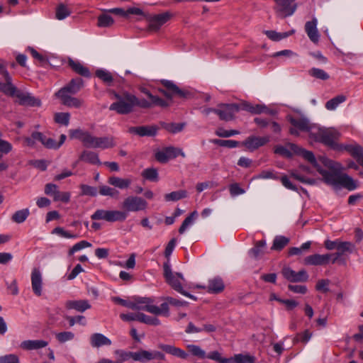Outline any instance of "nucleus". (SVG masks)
Returning a JSON list of instances; mask_svg holds the SVG:
<instances>
[{
  "mask_svg": "<svg viewBox=\"0 0 363 363\" xmlns=\"http://www.w3.org/2000/svg\"><path fill=\"white\" fill-rule=\"evenodd\" d=\"M288 144L287 147H284L282 145H278L275 147V153L283 155L286 157H291L294 152L291 150V147Z\"/></svg>",
  "mask_w": 363,
  "mask_h": 363,
  "instance_id": "nucleus-55",
  "label": "nucleus"
},
{
  "mask_svg": "<svg viewBox=\"0 0 363 363\" xmlns=\"http://www.w3.org/2000/svg\"><path fill=\"white\" fill-rule=\"evenodd\" d=\"M225 285L220 277H214L208 281V291L211 294H218L223 291Z\"/></svg>",
  "mask_w": 363,
  "mask_h": 363,
  "instance_id": "nucleus-30",
  "label": "nucleus"
},
{
  "mask_svg": "<svg viewBox=\"0 0 363 363\" xmlns=\"http://www.w3.org/2000/svg\"><path fill=\"white\" fill-rule=\"evenodd\" d=\"M187 196V192L185 190L172 191L164 195L166 201H177Z\"/></svg>",
  "mask_w": 363,
  "mask_h": 363,
  "instance_id": "nucleus-41",
  "label": "nucleus"
},
{
  "mask_svg": "<svg viewBox=\"0 0 363 363\" xmlns=\"http://www.w3.org/2000/svg\"><path fill=\"white\" fill-rule=\"evenodd\" d=\"M229 191L231 196L235 197L245 193V189L241 188L238 183H233L229 186Z\"/></svg>",
  "mask_w": 363,
  "mask_h": 363,
  "instance_id": "nucleus-61",
  "label": "nucleus"
},
{
  "mask_svg": "<svg viewBox=\"0 0 363 363\" xmlns=\"http://www.w3.org/2000/svg\"><path fill=\"white\" fill-rule=\"evenodd\" d=\"M128 217V213L124 211L109 210L108 222L124 221Z\"/></svg>",
  "mask_w": 363,
  "mask_h": 363,
  "instance_id": "nucleus-37",
  "label": "nucleus"
},
{
  "mask_svg": "<svg viewBox=\"0 0 363 363\" xmlns=\"http://www.w3.org/2000/svg\"><path fill=\"white\" fill-rule=\"evenodd\" d=\"M69 66L77 74L85 77L91 76L89 69L84 67L81 62L74 61L72 59L68 60Z\"/></svg>",
  "mask_w": 363,
  "mask_h": 363,
  "instance_id": "nucleus-33",
  "label": "nucleus"
},
{
  "mask_svg": "<svg viewBox=\"0 0 363 363\" xmlns=\"http://www.w3.org/2000/svg\"><path fill=\"white\" fill-rule=\"evenodd\" d=\"M3 78L4 82L0 81V90L5 94L14 97L18 89L12 84V79L9 73L4 72Z\"/></svg>",
  "mask_w": 363,
  "mask_h": 363,
  "instance_id": "nucleus-18",
  "label": "nucleus"
},
{
  "mask_svg": "<svg viewBox=\"0 0 363 363\" xmlns=\"http://www.w3.org/2000/svg\"><path fill=\"white\" fill-rule=\"evenodd\" d=\"M0 363H19V359L16 354H6L0 357Z\"/></svg>",
  "mask_w": 363,
  "mask_h": 363,
  "instance_id": "nucleus-64",
  "label": "nucleus"
},
{
  "mask_svg": "<svg viewBox=\"0 0 363 363\" xmlns=\"http://www.w3.org/2000/svg\"><path fill=\"white\" fill-rule=\"evenodd\" d=\"M80 189L82 190V195L96 196L97 194V189L96 187L91 186L86 184H81Z\"/></svg>",
  "mask_w": 363,
  "mask_h": 363,
  "instance_id": "nucleus-62",
  "label": "nucleus"
},
{
  "mask_svg": "<svg viewBox=\"0 0 363 363\" xmlns=\"http://www.w3.org/2000/svg\"><path fill=\"white\" fill-rule=\"evenodd\" d=\"M17 99V102L21 106H40L41 101L35 98L31 94L18 89L14 96Z\"/></svg>",
  "mask_w": 363,
  "mask_h": 363,
  "instance_id": "nucleus-12",
  "label": "nucleus"
},
{
  "mask_svg": "<svg viewBox=\"0 0 363 363\" xmlns=\"http://www.w3.org/2000/svg\"><path fill=\"white\" fill-rule=\"evenodd\" d=\"M269 141V136L257 137L250 136L248 137L242 143L249 150L254 151L267 144Z\"/></svg>",
  "mask_w": 363,
  "mask_h": 363,
  "instance_id": "nucleus-16",
  "label": "nucleus"
},
{
  "mask_svg": "<svg viewBox=\"0 0 363 363\" xmlns=\"http://www.w3.org/2000/svg\"><path fill=\"white\" fill-rule=\"evenodd\" d=\"M196 216L197 212L194 211L184 219L179 229V233L180 234H183L186 228L194 223V218Z\"/></svg>",
  "mask_w": 363,
  "mask_h": 363,
  "instance_id": "nucleus-50",
  "label": "nucleus"
},
{
  "mask_svg": "<svg viewBox=\"0 0 363 363\" xmlns=\"http://www.w3.org/2000/svg\"><path fill=\"white\" fill-rule=\"evenodd\" d=\"M113 95L116 101L111 104L109 110L122 115L128 114L134 111V101H135L134 94L123 91L121 94L114 92Z\"/></svg>",
  "mask_w": 363,
  "mask_h": 363,
  "instance_id": "nucleus-4",
  "label": "nucleus"
},
{
  "mask_svg": "<svg viewBox=\"0 0 363 363\" xmlns=\"http://www.w3.org/2000/svg\"><path fill=\"white\" fill-rule=\"evenodd\" d=\"M30 279L33 292L37 296H40L43 293V277L39 269L32 270Z\"/></svg>",
  "mask_w": 363,
  "mask_h": 363,
  "instance_id": "nucleus-15",
  "label": "nucleus"
},
{
  "mask_svg": "<svg viewBox=\"0 0 363 363\" xmlns=\"http://www.w3.org/2000/svg\"><path fill=\"white\" fill-rule=\"evenodd\" d=\"M289 146L294 153L301 155L316 168L317 171L322 175L323 180L328 185L333 186L335 189L342 186L350 191L354 190L358 187L357 181L347 174L341 172L342 168L340 163L326 157H321L320 160L328 168V169H323L318 164L316 159L311 151L299 147L294 143H290Z\"/></svg>",
  "mask_w": 363,
  "mask_h": 363,
  "instance_id": "nucleus-1",
  "label": "nucleus"
},
{
  "mask_svg": "<svg viewBox=\"0 0 363 363\" xmlns=\"http://www.w3.org/2000/svg\"><path fill=\"white\" fill-rule=\"evenodd\" d=\"M189 352L194 356L198 357L200 359H204L206 357V352L202 350L199 345H188L186 346Z\"/></svg>",
  "mask_w": 363,
  "mask_h": 363,
  "instance_id": "nucleus-49",
  "label": "nucleus"
},
{
  "mask_svg": "<svg viewBox=\"0 0 363 363\" xmlns=\"http://www.w3.org/2000/svg\"><path fill=\"white\" fill-rule=\"evenodd\" d=\"M317 24L318 20L315 18H313L311 21H307L305 24V31L309 39L314 43H318L320 38Z\"/></svg>",
  "mask_w": 363,
  "mask_h": 363,
  "instance_id": "nucleus-21",
  "label": "nucleus"
},
{
  "mask_svg": "<svg viewBox=\"0 0 363 363\" xmlns=\"http://www.w3.org/2000/svg\"><path fill=\"white\" fill-rule=\"evenodd\" d=\"M340 137V132L333 128L315 125V128L311 130V139L337 151H340L341 149V144L338 143Z\"/></svg>",
  "mask_w": 363,
  "mask_h": 363,
  "instance_id": "nucleus-2",
  "label": "nucleus"
},
{
  "mask_svg": "<svg viewBox=\"0 0 363 363\" xmlns=\"http://www.w3.org/2000/svg\"><path fill=\"white\" fill-rule=\"evenodd\" d=\"M346 99L347 98L345 95H337L326 102L325 108L329 111H334L339 106L340 104L345 102Z\"/></svg>",
  "mask_w": 363,
  "mask_h": 363,
  "instance_id": "nucleus-36",
  "label": "nucleus"
},
{
  "mask_svg": "<svg viewBox=\"0 0 363 363\" xmlns=\"http://www.w3.org/2000/svg\"><path fill=\"white\" fill-rule=\"evenodd\" d=\"M89 132L87 130H84L81 128L77 129H70L69 130V137L72 139H77L80 140L82 143L84 142L88 133Z\"/></svg>",
  "mask_w": 363,
  "mask_h": 363,
  "instance_id": "nucleus-40",
  "label": "nucleus"
},
{
  "mask_svg": "<svg viewBox=\"0 0 363 363\" xmlns=\"http://www.w3.org/2000/svg\"><path fill=\"white\" fill-rule=\"evenodd\" d=\"M163 84L166 89H160V91L167 99H172L174 96L187 98L190 95L189 91L179 89L171 81H164Z\"/></svg>",
  "mask_w": 363,
  "mask_h": 363,
  "instance_id": "nucleus-11",
  "label": "nucleus"
},
{
  "mask_svg": "<svg viewBox=\"0 0 363 363\" xmlns=\"http://www.w3.org/2000/svg\"><path fill=\"white\" fill-rule=\"evenodd\" d=\"M116 146L112 136L98 137L96 148L108 149Z\"/></svg>",
  "mask_w": 363,
  "mask_h": 363,
  "instance_id": "nucleus-35",
  "label": "nucleus"
},
{
  "mask_svg": "<svg viewBox=\"0 0 363 363\" xmlns=\"http://www.w3.org/2000/svg\"><path fill=\"white\" fill-rule=\"evenodd\" d=\"M142 176L150 182H157L159 177L157 170L155 168H147L142 172Z\"/></svg>",
  "mask_w": 363,
  "mask_h": 363,
  "instance_id": "nucleus-48",
  "label": "nucleus"
},
{
  "mask_svg": "<svg viewBox=\"0 0 363 363\" xmlns=\"http://www.w3.org/2000/svg\"><path fill=\"white\" fill-rule=\"evenodd\" d=\"M96 75L99 79L103 80L104 82L111 83L113 82V77H112L111 74L106 70L98 69L96 72Z\"/></svg>",
  "mask_w": 363,
  "mask_h": 363,
  "instance_id": "nucleus-59",
  "label": "nucleus"
},
{
  "mask_svg": "<svg viewBox=\"0 0 363 363\" xmlns=\"http://www.w3.org/2000/svg\"><path fill=\"white\" fill-rule=\"evenodd\" d=\"M275 6L274 9L279 17L286 18L292 16L297 8L296 0H274Z\"/></svg>",
  "mask_w": 363,
  "mask_h": 363,
  "instance_id": "nucleus-8",
  "label": "nucleus"
},
{
  "mask_svg": "<svg viewBox=\"0 0 363 363\" xmlns=\"http://www.w3.org/2000/svg\"><path fill=\"white\" fill-rule=\"evenodd\" d=\"M132 310L145 311L155 315H163L169 316V307L167 303H162L160 306L155 305V301L150 297H133L132 300Z\"/></svg>",
  "mask_w": 363,
  "mask_h": 363,
  "instance_id": "nucleus-3",
  "label": "nucleus"
},
{
  "mask_svg": "<svg viewBox=\"0 0 363 363\" xmlns=\"http://www.w3.org/2000/svg\"><path fill=\"white\" fill-rule=\"evenodd\" d=\"M90 343L93 347H100L111 345V340L101 333H94L90 337Z\"/></svg>",
  "mask_w": 363,
  "mask_h": 363,
  "instance_id": "nucleus-27",
  "label": "nucleus"
},
{
  "mask_svg": "<svg viewBox=\"0 0 363 363\" xmlns=\"http://www.w3.org/2000/svg\"><path fill=\"white\" fill-rule=\"evenodd\" d=\"M113 23V18L108 14H103L99 17L98 25L100 27H108Z\"/></svg>",
  "mask_w": 363,
  "mask_h": 363,
  "instance_id": "nucleus-54",
  "label": "nucleus"
},
{
  "mask_svg": "<svg viewBox=\"0 0 363 363\" xmlns=\"http://www.w3.org/2000/svg\"><path fill=\"white\" fill-rule=\"evenodd\" d=\"M289 242V239L288 238L281 235L276 236L271 249L273 250L279 251L282 250Z\"/></svg>",
  "mask_w": 363,
  "mask_h": 363,
  "instance_id": "nucleus-44",
  "label": "nucleus"
},
{
  "mask_svg": "<svg viewBox=\"0 0 363 363\" xmlns=\"http://www.w3.org/2000/svg\"><path fill=\"white\" fill-rule=\"evenodd\" d=\"M240 110V107L236 104H220L216 108L215 113L222 121H229L235 118V114Z\"/></svg>",
  "mask_w": 363,
  "mask_h": 363,
  "instance_id": "nucleus-9",
  "label": "nucleus"
},
{
  "mask_svg": "<svg viewBox=\"0 0 363 363\" xmlns=\"http://www.w3.org/2000/svg\"><path fill=\"white\" fill-rule=\"evenodd\" d=\"M70 120V114L65 112L55 113L54 115V121L56 123L68 126Z\"/></svg>",
  "mask_w": 363,
  "mask_h": 363,
  "instance_id": "nucleus-45",
  "label": "nucleus"
},
{
  "mask_svg": "<svg viewBox=\"0 0 363 363\" xmlns=\"http://www.w3.org/2000/svg\"><path fill=\"white\" fill-rule=\"evenodd\" d=\"M332 254H314L306 257L305 259V262L306 264L310 265H324L328 264L329 262H332Z\"/></svg>",
  "mask_w": 363,
  "mask_h": 363,
  "instance_id": "nucleus-19",
  "label": "nucleus"
},
{
  "mask_svg": "<svg viewBox=\"0 0 363 363\" xmlns=\"http://www.w3.org/2000/svg\"><path fill=\"white\" fill-rule=\"evenodd\" d=\"M99 192L101 196H107L112 198H117L119 195V191L117 189L106 185L100 186Z\"/></svg>",
  "mask_w": 363,
  "mask_h": 363,
  "instance_id": "nucleus-46",
  "label": "nucleus"
},
{
  "mask_svg": "<svg viewBox=\"0 0 363 363\" xmlns=\"http://www.w3.org/2000/svg\"><path fill=\"white\" fill-rule=\"evenodd\" d=\"M172 16V13L168 11L152 16L150 21V29L154 31L158 30Z\"/></svg>",
  "mask_w": 363,
  "mask_h": 363,
  "instance_id": "nucleus-20",
  "label": "nucleus"
},
{
  "mask_svg": "<svg viewBox=\"0 0 363 363\" xmlns=\"http://www.w3.org/2000/svg\"><path fill=\"white\" fill-rule=\"evenodd\" d=\"M178 155H181L183 157L186 156L182 149L170 146L157 151L155 153V158L161 163H166L169 159L175 158Z\"/></svg>",
  "mask_w": 363,
  "mask_h": 363,
  "instance_id": "nucleus-10",
  "label": "nucleus"
},
{
  "mask_svg": "<svg viewBox=\"0 0 363 363\" xmlns=\"http://www.w3.org/2000/svg\"><path fill=\"white\" fill-rule=\"evenodd\" d=\"M74 334L70 331L61 332L56 334V339L60 343H64L67 341L73 340Z\"/></svg>",
  "mask_w": 363,
  "mask_h": 363,
  "instance_id": "nucleus-53",
  "label": "nucleus"
},
{
  "mask_svg": "<svg viewBox=\"0 0 363 363\" xmlns=\"http://www.w3.org/2000/svg\"><path fill=\"white\" fill-rule=\"evenodd\" d=\"M152 359V352L140 350L133 352V360L140 362H146Z\"/></svg>",
  "mask_w": 363,
  "mask_h": 363,
  "instance_id": "nucleus-38",
  "label": "nucleus"
},
{
  "mask_svg": "<svg viewBox=\"0 0 363 363\" xmlns=\"http://www.w3.org/2000/svg\"><path fill=\"white\" fill-rule=\"evenodd\" d=\"M147 202L142 197L128 196L122 202L121 207L127 213L144 211L147 207Z\"/></svg>",
  "mask_w": 363,
  "mask_h": 363,
  "instance_id": "nucleus-7",
  "label": "nucleus"
},
{
  "mask_svg": "<svg viewBox=\"0 0 363 363\" xmlns=\"http://www.w3.org/2000/svg\"><path fill=\"white\" fill-rule=\"evenodd\" d=\"M184 123H167L164 124V128L172 133H177L182 131L184 127Z\"/></svg>",
  "mask_w": 363,
  "mask_h": 363,
  "instance_id": "nucleus-57",
  "label": "nucleus"
},
{
  "mask_svg": "<svg viewBox=\"0 0 363 363\" xmlns=\"http://www.w3.org/2000/svg\"><path fill=\"white\" fill-rule=\"evenodd\" d=\"M158 347L161 349L162 351L165 352L166 353L172 354L177 357H179L181 359H185L188 357V354L184 350L179 347H176L174 345L159 344Z\"/></svg>",
  "mask_w": 363,
  "mask_h": 363,
  "instance_id": "nucleus-23",
  "label": "nucleus"
},
{
  "mask_svg": "<svg viewBox=\"0 0 363 363\" xmlns=\"http://www.w3.org/2000/svg\"><path fill=\"white\" fill-rule=\"evenodd\" d=\"M281 273L284 277L291 282L306 281L308 278L305 270H301L296 272L290 267L283 268Z\"/></svg>",
  "mask_w": 363,
  "mask_h": 363,
  "instance_id": "nucleus-14",
  "label": "nucleus"
},
{
  "mask_svg": "<svg viewBox=\"0 0 363 363\" xmlns=\"http://www.w3.org/2000/svg\"><path fill=\"white\" fill-rule=\"evenodd\" d=\"M79 160L91 164L101 165L102 164L99 158V155L90 150H84L81 153Z\"/></svg>",
  "mask_w": 363,
  "mask_h": 363,
  "instance_id": "nucleus-31",
  "label": "nucleus"
},
{
  "mask_svg": "<svg viewBox=\"0 0 363 363\" xmlns=\"http://www.w3.org/2000/svg\"><path fill=\"white\" fill-rule=\"evenodd\" d=\"M138 321L150 325H159L160 320L156 317L147 315L143 313H139Z\"/></svg>",
  "mask_w": 363,
  "mask_h": 363,
  "instance_id": "nucleus-47",
  "label": "nucleus"
},
{
  "mask_svg": "<svg viewBox=\"0 0 363 363\" xmlns=\"http://www.w3.org/2000/svg\"><path fill=\"white\" fill-rule=\"evenodd\" d=\"M347 151L357 162L363 156V148L359 145H341L340 151Z\"/></svg>",
  "mask_w": 363,
  "mask_h": 363,
  "instance_id": "nucleus-32",
  "label": "nucleus"
},
{
  "mask_svg": "<svg viewBox=\"0 0 363 363\" xmlns=\"http://www.w3.org/2000/svg\"><path fill=\"white\" fill-rule=\"evenodd\" d=\"M287 118L292 125L289 129V133L291 135L298 136L299 135V132H308L309 136L311 138V130L315 128L316 125L311 124L308 119L303 116L294 118L291 116H288Z\"/></svg>",
  "mask_w": 363,
  "mask_h": 363,
  "instance_id": "nucleus-6",
  "label": "nucleus"
},
{
  "mask_svg": "<svg viewBox=\"0 0 363 363\" xmlns=\"http://www.w3.org/2000/svg\"><path fill=\"white\" fill-rule=\"evenodd\" d=\"M91 246V244L90 242L86 240H82L72 246V247L69 250V255H72L74 252Z\"/></svg>",
  "mask_w": 363,
  "mask_h": 363,
  "instance_id": "nucleus-56",
  "label": "nucleus"
},
{
  "mask_svg": "<svg viewBox=\"0 0 363 363\" xmlns=\"http://www.w3.org/2000/svg\"><path fill=\"white\" fill-rule=\"evenodd\" d=\"M30 214V211L28 208H23L19 211H17L12 216V220L16 223H23Z\"/></svg>",
  "mask_w": 363,
  "mask_h": 363,
  "instance_id": "nucleus-43",
  "label": "nucleus"
},
{
  "mask_svg": "<svg viewBox=\"0 0 363 363\" xmlns=\"http://www.w3.org/2000/svg\"><path fill=\"white\" fill-rule=\"evenodd\" d=\"M163 276L166 282L175 291L179 292L182 289V281H184L182 274L174 273L172 270L170 262L167 260L163 264Z\"/></svg>",
  "mask_w": 363,
  "mask_h": 363,
  "instance_id": "nucleus-5",
  "label": "nucleus"
},
{
  "mask_svg": "<svg viewBox=\"0 0 363 363\" xmlns=\"http://www.w3.org/2000/svg\"><path fill=\"white\" fill-rule=\"evenodd\" d=\"M65 306L68 309H74L79 312H84L91 308V305L87 300L67 301Z\"/></svg>",
  "mask_w": 363,
  "mask_h": 363,
  "instance_id": "nucleus-28",
  "label": "nucleus"
},
{
  "mask_svg": "<svg viewBox=\"0 0 363 363\" xmlns=\"http://www.w3.org/2000/svg\"><path fill=\"white\" fill-rule=\"evenodd\" d=\"M81 78L72 79L66 86L61 88L55 95H74L78 93L83 86Z\"/></svg>",
  "mask_w": 363,
  "mask_h": 363,
  "instance_id": "nucleus-13",
  "label": "nucleus"
},
{
  "mask_svg": "<svg viewBox=\"0 0 363 363\" xmlns=\"http://www.w3.org/2000/svg\"><path fill=\"white\" fill-rule=\"evenodd\" d=\"M108 183L120 189H125L130 187L132 180L129 178H121L118 177H110Z\"/></svg>",
  "mask_w": 363,
  "mask_h": 363,
  "instance_id": "nucleus-29",
  "label": "nucleus"
},
{
  "mask_svg": "<svg viewBox=\"0 0 363 363\" xmlns=\"http://www.w3.org/2000/svg\"><path fill=\"white\" fill-rule=\"evenodd\" d=\"M116 354L118 355V359L116 360V362L122 363L130 358L133 359V352H125L124 350H118L115 352Z\"/></svg>",
  "mask_w": 363,
  "mask_h": 363,
  "instance_id": "nucleus-58",
  "label": "nucleus"
},
{
  "mask_svg": "<svg viewBox=\"0 0 363 363\" xmlns=\"http://www.w3.org/2000/svg\"><path fill=\"white\" fill-rule=\"evenodd\" d=\"M264 34L273 41H280L282 39L286 38L295 33V30H291L289 32L278 33L275 30H264Z\"/></svg>",
  "mask_w": 363,
  "mask_h": 363,
  "instance_id": "nucleus-34",
  "label": "nucleus"
},
{
  "mask_svg": "<svg viewBox=\"0 0 363 363\" xmlns=\"http://www.w3.org/2000/svg\"><path fill=\"white\" fill-rule=\"evenodd\" d=\"M48 345V342L43 340H28L23 341L20 347L24 350H33L45 347Z\"/></svg>",
  "mask_w": 363,
  "mask_h": 363,
  "instance_id": "nucleus-26",
  "label": "nucleus"
},
{
  "mask_svg": "<svg viewBox=\"0 0 363 363\" xmlns=\"http://www.w3.org/2000/svg\"><path fill=\"white\" fill-rule=\"evenodd\" d=\"M215 133L216 135L220 138H229L239 134V131L235 130H227L222 128H219L216 130Z\"/></svg>",
  "mask_w": 363,
  "mask_h": 363,
  "instance_id": "nucleus-60",
  "label": "nucleus"
},
{
  "mask_svg": "<svg viewBox=\"0 0 363 363\" xmlns=\"http://www.w3.org/2000/svg\"><path fill=\"white\" fill-rule=\"evenodd\" d=\"M354 248V245L350 242H342L340 241L338 247H337V252L335 253H332L333 259H332V263H335L342 255H344L345 252H352Z\"/></svg>",
  "mask_w": 363,
  "mask_h": 363,
  "instance_id": "nucleus-24",
  "label": "nucleus"
},
{
  "mask_svg": "<svg viewBox=\"0 0 363 363\" xmlns=\"http://www.w3.org/2000/svg\"><path fill=\"white\" fill-rule=\"evenodd\" d=\"M109 210L98 209L91 216L92 220H104L108 222Z\"/></svg>",
  "mask_w": 363,
  "mask_h": 363,
  "instance_id": "nucleus-52",
  "label": "nucleus"
},
{
  "mask_svg": "<svg viewBox=\"0 0 363 363\" xmlns=\"http://www.w3.org/2000/svg\"><path fill=\"white\" fill-rule=\"evenodd\" d=\"M158 128L156 125H142L130 127L128 132L132 134L138 135L140 137H152L157 135Z\"/></svg>",
  "mask_w": 363,
  "mask_h": 363,
  "instance_id": "nucleus-17",
  "label": "nucleus"
},
{
  "mask_svg": "<svg viewBox=\"0 0 363 363\" xmlns=\"http://www.w3.org/2000/svg\"><path fill=\"white\" fill-rule=\"evenodd\" d=\"M61 100L62 104L69 108H79L84 104V101L72 96V95H55Z\"/></svg>",
  "mask_w": 363,
  "mask_h": 363,
  "instance_id": "nucleus-25",
  "label": "nucleus"
},
{
  "mask_svg": "<svg viewBox=\"0 0 363 363\" xmlns=\"http://www.w3.org/2000/svg\"><path fill=\"white\" fill-rule=\"evenodd\" d=\"M71 14L70 9L64 4H59L55 9V18L57 20H63Z\"/></svg>",
  "mask_w": 363,
  "mask_h": 363,
  "instance_id": "nucleus-39",
  "label": "nucleus"
},
{
  "mask_svg": "<svg viewBox=\"0 0 363 363\" xmlns=\"http://www.w3.org/2000/svg\"><path fill=\"white\" fill-rule=\"evenodd\" d=\"M141 91L144 94H145L150 99V100L152 101L153 103L155 104V105L160 106V107H167L169 106V104L166 101L163 100L162 99H161L157 96L152 95L150 93V91L149 90H147V89L143 88V89H141Z\"/></svg>",
  "mask_w": 363,
  "mask_h": 363,
  "instance_id": "nucleus-42",
  "label": "nucleus"
},
{
  "mask_svg": "<svg viewBox=\"0 0 363 363\" xmlns=\"http://www.w3.org/2000/svg\"><path fill=\"white\" fill-rule=\"evenodd\" d=\"M237 363H254L255 357L249 354H235Z\"/></svg>",
  "mask_w": 363,
  "mask_h": 363,
  "instance_id": "nucleus-63",
  "label": "nucleus"
},
{
  "mask_svg": "<svg viewBox=\"0 0 363 363\" xmlns=\"http://www.w3.org/2000/svg\"><path fill=\"white\" fill-rule=\"evenodd\" d=\"M266 241L262 240L255 242V246L249 252V256L255 259H259L264 256L266 252Z\"/></svg>",
  "mask_w": 363,
  "mask_h": 363,
  "instance_id": "nucleus-22",
  "label": "nucleus"
},
{
  "mask_svg": "<svg viewBox=\"0 0 363 363\" xmlns=\"http://www.w3.org/2000/svg\"><path fill=\"white\" fill-rule=\"evenodd\" d=\"M309 74L316 79L327 80L329 79V74L323 69L319 68H312L309 70Z\"/></svg>",
  "mask_w": 363,
  "mask_h": 363,
  "instance_id": "nucleus-51",
  "label": "nucleus"
}]
</instances>
